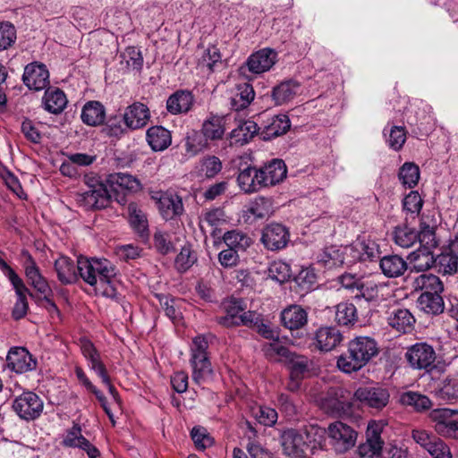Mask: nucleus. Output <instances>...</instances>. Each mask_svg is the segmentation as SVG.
Returning <instances> with one entry per match:
<instances>
[{
	"instance_id": "nucleus-59",
	"label": "nucleus",
	"mask_w": 458,
	"mask_h": 458,
	"mask_svg": "<svg viewBox=\"0 0 458 458\" xmlns=\"http://www.w3.org/2000/svg\"><path fill=\"white\" fill-rule=\"evenodd\" d=\"M16 40L15 27L9 21L0 23V50H5Z\"/></svg>"
},
{
	"instance_id": "nucleus-62",
	"label": "nucleus",
	"mask_w": 458,
	"mask_h": 458,
	"mask_svg": "<svg viewBox=\"0 0 458 458\" xmlns=\"http://www.w3.org/2000/svg\"><path fill=\"white\" fill-rule=\"evenodd\" d=\"M269 276L277 282L284 283L291 276V270L288 264L282 261L273 262L269 268Z\"/></svg>"
},
{
	"instance_id": "nucleus-55",
	"label": "nucleus",
	"mask_w": 458,
	"mask_h": 458,
	"mask_svg": "<svg viewBox=\"0 0 458 458\" xmlns=\"http://www.w3.org/2000/svg\"><path fill=\"white\" fill-rule=\"evenodd\" d=\"M227 249L244 250L250 244V238L244 233L233 230L226 232L223 236Z\"/></svg>"
},
{
	"instance_id": "nucleus-40",
	"label": "nucleus",
	"mask_w": 458,
	"mask_h": 458,
	"mask_svg": "<svg viewBox=\"0 0 458 458\" xmlns=\"http://www.w3.org/2000/svg\"><path fill=\"white\" fill-rule=\"evenodd\" d=\"M413 286L415 290L420 289L421 294H439L444 292V284L440 278L432 274H423L415 278Z\"/></svg>"
},
{
	"instance_id": "nucleus-60",
	"label": "nucleus",
	"mask_w": 458,
	"mask_h": 458,
	"mask_svg": "<svg viewBox=\"0 0 458 458\" xmlns=\"http://www.w3.org/2000/svg\"><path fill=\"white\" fill-rule=\"evenodd\" d=\"M307 440L314 445H322L326 442L327 429L317 424H310L303 428Z\"/></svg>"
},
{
	"instance_id": "nucleus-35",
	"label": "nucleus",
	"mask_w": 458,
	"mask_h": 458,
	"mask_svg": "<svg viewBox=\"0 0 458 458\" xmlns=\"http://www.w3.org/2000/svg\"><path fill=\"white\" fill-rule=\"evenodd\" d=\"M81 117L87 125H101L106 119L105 106L99 101H89L84 105Z\"/></svg>"
},
{
	"instance_id": "nucleus-43",
	"label": "nucleus",
	"mask_w": 458,
	"mask_h": 458,
	"mask_svg": "<svg viewBox=\"0 0 458 458\" xmlns=\"http://www.w3.org/2000/svg\"><path fill=\"white\" fill-rule=\"evenodd\" d=\"M200 133L206 141L222 139L225 133L224 118L218 115H210L204 121Z\"/></svg>"
},
{
	"instance_id": "nucleus-47",
	"label": "nucleus",
	"mask_w": 458,
	"mask_h": 458,
	"mask_svg": "<svg viewBox=\"0 0 458 458\" xmlns=\"http://www.w3.org/2000/svg\"><path fill=\"white\" fill-rule=\"evenodd\" d=\"M223 164L219 157L208 155L199 159L198 172L200 176L207 179L216 177L222 170Z\"/></svg>"
},
{
	"instance_id": "nucleus-21",
	"label": "nucleus",
	"mask_w": 458,
	"mask_h": 458,
	"mask_svg": "<svg viewBox=\"0 0 458 458\" xmlns=\"http://www.w3.org/2000/svg\"><path fill=\"white\" fill-rule=\"evenodd\" d=\"M21 255L26 258L25 274L31 285L40 293H52V290L47 281L42 276L39 269L30 252L26 250L21 251Z\"/></svg>"
},
{
	"instance_id": "nucleus-37",
	"label": "nucleus",
	"mask_w": 458,
	"mask_h": 458,
	"mask_svg": "<svg viewBox=\"0 0 458 458\" xmlns=\"http://www.w3.org/2000/svg\"><path fill=\"white\" fill-rule=\"evenodd\" d=\"M335 321L341 327H353L359 321L356 306L349 301L338 303L335 306Z\"/></svg>"
},
{
	"instance_id": "nucleus-14",
	"label": "nucleus",
	"mask_w": 458,
	"mask_h": 458,
	"mask_svg": "<svg viewBox=\"0 0 458 458\" xmlns=\"http://www.w3.org/2000/svg\"><path fill=\"white\" fill-rule=\"evenodd\" d=\"M259 179L263 188L276 186L282 182L287 175V167L282 159L274 158L258 167Z\"/></svg>"
},
{
	"instance_id": "nucleus-46",
	"label": "nucleus",
	"mask_w": 458,
	"mask_h": 458,
	"mask_svg": "<svg viewBox=\"0 0 458 458\" xmlns=\"http://www.w3.org/2000/svg\"><path fill=\"white\" fill-rule=\"evenodd\" d=\"M436 396L450 403H458V378L447 377L435 390Z\"/></svg>"
},
{
	"instance_id": "nucleus-26",
	"label": "nucleus",
	"mask_w": 458,
	"mask_h": 458,
	"mask_svg": "<svg viewBox=\"0 0 458 458\" xmlns=\"http://www.w3.org/2000/svg\"><path fill=\"white\" fill-rule=\"evenodd\" d=\"M81 350L89 361V367L93 369L102 380L107 381V371L105 364L100 359V354L94 344L88 339H81Z\"/></svg>"
},
{
	"instance_id": "nucleus-8",
	"label": "nucleus",
	"mask_w": 458,
	"mask_h": 458,
	"mask_svg": "<svg viewBox=\"0 0 458 458\" xmlns=\"http://www.w3.org/2000/svg\"><path fill=\"white\" fill-rule=\"evenodd\" d=\"M327 434L336 452L344 453L355 445L357 432L342 421L329 424Z\"/></svg>"
},
{
	"instance_id": "nucleus-15",
	"label": "nucleus",
	"mask_w": 458,
	"mask_h": 458,
	"mask_svg": "<svg viewBox=\"0 0 458 458\" xmlns=\"http://www.w3.org/2000/svg\"><path fill=\"white\" fill-rule=\"evenodd\" d=\"M7 367L18 373L22 374L36 369L37 360L29 352L25 347H13L6 357Z\"/></svg>"
},
{
	"instance_id": "nucleus-27",
	"label": "nucleus",
	"mask_w": 458,
	"mask_h": 458,
	"mask_svg": "<svg viewBox=\"0 0 458 458\" xmlns=\"http://www.w3.org/2000/svg\"><path fill=\"white\" fill-rule=\"evenodd\" d=\"M345 247L331 245L324 248L318 255V263L327 268L339 267L347 262Z\"/></svg>"
},
{
	"instance_id": "nucleus-38",
	"label": "nucleus",
	"mask_w": 458,
	"mask_h": 458,
	"mask_svg": "<svg viewBox=\"0 0 458 458\" xmlns=\"http://www.w3.org/2000/svg\"><path fill=\"white\" fill-rule=\"evenodd\" d=\"M259 128L255 122L250 120L240 121L237 127L231 131L230 138L234 144L242 146L252 140L259 133Z\"/></svg>"
},
{
	"instance_id": "nucleus-29",
	"label": "nucleus",
	"mask_w": 458,
	"mask_h": 458,
	"mask_svg": "<svg viewBox=\"0 0 458 458\" xmlns=\"http://www.w3.org/2000/svg\"><path fill=\"white\" fill-rule=\"evenodd\" d=\"M280 442L283 452L290 457H300L302 454L301 445L303 444L302 436L294 428L284 430L280 436Z\"/></svg>"
},
{
	"instance_id": "nucleus-53",
	"label": "nucleus",
	"mask_w": 458,
	"mask_h": 458,
	"mask_svg": "<svg viewBox=\"0 0 458 458\" xmlns=\"http://www.w3.org/2000/svg\"><path fill=\"white\" fill-rule=\"evenodd\" d=\"M402 204L403 209L415 217L420 213L424 201L418 191H411L404 196Z\"/></svg>"
},
{
	"instance_id": "nucleus-17",
	"label": "nucleus",
	"mask_w": 458,
	"mask_h": 458,
	"mask_svg": "<svg viewBox=\"0 0 458 458\" xmlns=\"http://www.w3.org/2000/svg\"><path fill=\"white\" fill-rule=\"evenodd\" d=\"M277 54L270 48H263L249 56L246 64L250 72L260 74L269 71L276 64Z\"/></svg>"
},
{
	"instance_id": "nucleus-49",
	"label": "nucleus",
	"mask_w": 458,
	"mask_h": 458,
	"mask_svg": "<svg viewBox=\"0 0 458 458\" xmlns=\"http://www.w3.org/2000/svg\"><path fill=\"white\" fill-rule=\"evenodd\" d=\"M207 148L208 142L199 131H192L191 132L187 133L184 138V156L188 158L197 156Z\"/></svg>"
},
{
	"instance_id": "nucleus-48",
	"label": "nucleus",
	"mask_w": 458,
	"mask_h": 458,
	"mask_svg": "<svg viewBox=\"0 0 458 458\" xmlns=\"http://www.w3.org/2000/svg\"><path fill=\"white\" fill-rule=\"evenodd\" d=\"M255 92L249 83L238 85L237 93L231 99L232 108L235 111L245 109L254 99Z\"/></svg>"
},
{
	"instance_id": "nucleus-33",
	"label": "nucleus",
	"mask_w": 458,
	"mask_h": 458,
	"mask_svg": "<svg viewBox=\"0 0 458 458\" xmlns=\"http://www.w3.org/2000/svg\"><path fill=\"white\" fill-rule=\"evenodd\" d=\"M55 269L57 274L58 280L63 284H72L78 280V269L72 259L68 257L62 256L55 262Z\"/></svg>"
},
{
	"instance_id": "nucleus-32",
	"label": "nucleus",
	"mask_w": 458,
	"mask_h": 458,
	"mask_svg": "<svg viewBox=\"0 0 458 458\" xmlns=\"http://www.w3.org/2000/svg\"><path fill=\"white\" fill-rule=\"evenodd\" d=\"M68 103L66 95L59 88H47L43 97L45 109L54 114H61Z\"/></svg>"
},
{
	"instance_id": "nucleus-24",
	"label": "nucleus",
	"mask_w": 458,
	"mask_h": 458,
	"mask_svg": "<svg viewBox=\"0 0 458 458\" xmlns=\"http://www.w3.org/2000/svg\"><path fill=\"white\" fill-rule=\"evenodd\" d=\"M415 318L407 309H395L389 313L387 324L401 334L411 333L415 325Z\"/></svg>"
},
{
	"instance_id": "nucleus-34",
	"label": "nucleus",
	"mask_w": 458,
	"mask_h": 458,
	"mask_svg": "<svg viewBox=\"0 0 458 458\" xmlns=\"http://www.w3.org/2000/svg\"><path fill=\"white\" fill-rule=\"evenodd\" d=\"M146 139L154 151L166 149L172 142L171 132L163 126H152L148 129Z\"/></svg>"
},
{
	"instance_id": "nucleus-12",
	"label": "nucleus",
	"mask_w": 458,
	"mask_h": 458,
	"mask_svg": "<svg viewBox=\"0 0 458 458\" xmlns=\"http://www.w3.org/2000/svg\"><path fill=\"white\" fill-rule=\"evenodd\" d=\"M22 81L30 90L40 91L49 86V72L42 63H30L24 68Z\"/></svg>"
},
{
	"instance_id": "nucleus-39",
	"label": "nucleus",
	"mask_w": 458,
	"mask_h": 458,
	"mask_svg": "<svg viewBox=\"0 0 458 458\" xmlns=\"http://www.w3.org/2000/svg\"><path fill=\"white\" fill-rule=\"evenodd\" d=\"M299 88L300 84L293 80L283 81L273 88L272 99L276 106L284 105L294 98Z\"/></svg>"
},
{
	"instance_id": "nucleus-51",
	"label": "nucleus",
	"mask_w": 458,
	"mask_h": 458,
	"mask_svg": "<svg viewBox=\"0 0 458 458\" xmlns=\"http://www.w3.org/2000/svg\"><path fill=\"white\" fill-rule=\"evenodd\" d=\"M393 235L394 243L402 248L411 247L418 241L419 237L418 232L407 225L396 226Z\"/></svg>"
},
{
	"instance_id": "nucleus-1",
	"label": "nucleus",
	"mask_w": 458,
	"mask_h": 458,
	"mask_svg": "<svg viewBox=\"0 0 458 458\" xmlns=\"http://www.w3.org/2000/svg\"><path fill=\"white\" fill-rule=\"evenodd\" d=\"M379 352L376 340L369 336H357L348 343L346 352L337 359L338 369L347 374L366 366Z\"/></svg>"
},
{
	"instance_id": "nucleus-11",
	"label": "nucleus",
	"mask_w": 458,
	"mask_h": 458,
	"mask_svg": "<svg viewBox=\"0 0 458 458\" xmlns=\"http://www.w3.org/2000/svg\"><path fill=\"white\" fill-rule=\"evenodd\" d=\"M260 240L266 249L276 251L287 246L290 241V233L284 225L272 223L263 228Z\"/></svg>"
},
{
	"instance_id": "nucleus-44",
	"label": "nucleus",
	"mask_w": 458,
	"mask_h": 458,
	"mask_svg": "<svg viewBox=\"0 0 458 458\" xmlns=\"http://www.w3.org/2000/svg\"><path fill=\"white\" fill-rule=\"evenodd\" d=\"M417 303L419 309L428 315L437 316L445 310L444 299L439 294H420Z\"/></svg>"
},
{
	"instance_id": "nucleus-5",
	"label": "nucleus",
	"mask_w": 458,
	"mask_h": 458,
	"mask_svg": "<svg viewBox=\"0 0 458 458\" xmlns=\"http://www.w3.org/2000/svg\"><path fill=\"white\" fill-rule=\"evenodd\" d=\"M429 420L437 434L458 439V411L448 408L434 409Z\"/></svg>"
},
{
	"instance_id": "nucleus-25",
	"label": "nucleus",
	"mask_w": 458,
	"mask_h": 458,
	"mask_svg": "<svg viewBox=\"0 0 458 458\" xmlns=\"http://www.w3.org/2000/svg\"><path fill=\"white\" fill-rule=\"evenodd\" d=\"M343 340L340 330L335 327H323L315 334L316 346L322 352L335 349Z\"/></svg>"
},
{
	"instance_id": "nucleus-52",
	"label": "nucleus",
	"mask_w": 458,
	"mask_h": 458,
	"mask_svg": "<svg viewBox=\"0 0 458 458\" xmlns=\"http://www.w3.org/2000/svg\"><path fill=\"white\" fill-rule=\"evenodd\" d=\"M418 241L421 249L430 250L438 246V240L436 236V226L429 225L423 220L420 221Z\"/></svg>"
},
{
	"instance_id": "nucleus-16",
	"label": "nucleus",
	"mask_w": 458,
	"mask_h": 458,
	"mask_svg": "<svg viewBox=\"0 0 458 458\" xmlns=\"http://www.w3.org/2000/svg\"><path fill=\"white\" fill-rule=\"evenodd\" d=\"M62 445L65 447L80 448L85 451L89 458H98L100 455L99 450L82 436L81 427L77 423L66 431Z\"/></svg>"
},
{
	"instance_id": "nucleus-54",
	"label": "nucleus",
	"mask_w": 458,
	"mask_h": 458,
	"mask_svg": "<svg viewBox=\"0 0 458 458\" xmlns=\"http://www.w3.org/2000/svg\"><path fill=\"white\" fill-rule=\"evenodd\" d=\"M436 267L444 274H454L458 268V259L446 250L436 257Z\"/></svg>"
},
{
	"instance_id": "nucleus-30",
	"label": "nucleus",
	"mask_w": 458,
	"mask_h": 458,
	"mask_svg": "<svg viewBox=\"0 0 458 458\" xmlns=\"http://www.w3.org/2000/svg\"><path fill=\"white\" fill-rule=\"evenodd\" d=\"M379 267L386 277L396 278L405 273L408 269V263L403 257L392 254L380 259Z\"/></svg>"
},
{
	"instance_id": "nucleus-22",
	"label": "nucleus",
	"mask_w": 458,
	"mask_h": 458,
	"mask_svg": "<svg viewBox=\"0 0 458 458\" xmlns=\"http://www.w3.org/2000/svg\"><path fill=\"white\" fill-rule=\"evenodd\" d=\"M194 104V96L190 90L178 89L166 100V110L171 114H187Z\"/></svg>"
},
{
	"instance_id": "nucleus-36",
	"label": "nucleus",
	"mask_w": 458,
	"mask_h": 458,
	"mask_svg": "<svg viewBox=\"0 0 458 458\" xmlns=\"http://www.w3.org/2000/svg\"><path fill=\"white\" fill-rule=\"evenodd\" d=\"M383 444L380 434L375 429L370 431L369 428L367 440L359 445L358 454L360 458H378L382 453Z\"/></svg>"
},
{
	"instance_id": "nucleus-41",
	"label": "nucleus",
	"mask_w": 458,
	"mask_h": 458,
	"mask_svg": "<svg viewBox=\"0 0 458 458\" xmlns=\"http://www.w3.org/2000/svg\"><path fill=\"white\" fill-rule=\"evenodd\" d=\"M190 363L192 368V380L196 384L200 385L211 377L213 369L208 356L191 357Z\"/></svg>"
},
{
	"instance_id": "nucleus-7",
	"label": "nucleus",
	"mask_w": 458,
	"mask_h": 458,
	"mask_svg": "<svg viewBox=\"0 0 458 458\" xmlns=\"http://www.w3.org/2000/svg\"><path fill=\"white\" fill-rule=\"evenodd\" d=\"M114 199L121 205L126 203L125 191H137L141 189L140 180L126 173H114L107 175L106 180Z\"/></svg>"
},
{
	"instance_id": "nucleus-3",
	"label": "nucleus",
	"mask_w": 458,
	"mask_h": 458,
	"mask_svg": "<svg viewBox=\"0 0 458 458\" xmlns=\"http://www.w3.org/2000/svg\"><path fill=\"white\" fill-rule=\"evenodd\" d=\"M85 182L88 190L82 192L79 201L87 209H102L109 206L112 195L106 188V184L94 177H86Z\"/></svg>"
},
{
	"instance_id": "nucleus-56",
	"label": "nucleus",
	"mask_w": 458,
	"mask_h": 458,
	"mask_svg": "<svg viewBox=\"0 0 458 458\" xmlns=\"http://www.w3.org/2000/svg\"><path fill=\"white\" fill-rule=\"evenodd\" d=\"M294 281L301 291L307 293L314 287L317 276L313 268L305 267L295 276Z\"/></svg>"
},
{
	"instance_id": "nucleus-45",
	"label": "nucleus",
	"mask_w": 458,
	"mask_h": 458,
	"mask_svg": "<svg viewBox=\"0 0 458 458\" xmlns=\"http://www.w3.org/2000/svg\"><path fill=\"white\" fill-rule=\"evenodd\" d=\"M408 259L417 272L426 271L436 267V257L430 250L420 248L411 253Z\"/></svg>"
},
{
	"instance_id": "nucleus-63",
	"label": "nucleus",
	"mask_w": 458,
	"mask_h": 458,
	"mask_svg": "<svg viewBox=\"0 0 458 458\" xmlns=\"http://www.w3.org/2000/svg\"><path fill=\"white\" fill-rule=\"evenodd\" d=\"M197 449L204 450L212 445L213 438L208 434L207 429L202 427H194L191 432Z\"/></svg>"
},
{
	"instance_id": "nucleus-64",
	"label": "nucleus",
	"mask_w": 458,
	"mask_h": 458,
	"mask_svg": "<svg viewBox=\"0 0 458 458\" xmlns=\"http://www.w3.org/2000/svg\"><path fill=\"white\" fill-rule=\"evenodd\" d=\"M122 57L125 60L128 67L133 70H140L143 65V57L140 49L135 47H128Z\"/></svg>"
},
{
	"instance_id": "nucleus-20",
	"label": "nucleus",
	"mask_w": 458,
	"mask_h": 458,
	"mask_svg": "<svg viewBox=\"0 0 458 458\" xmlns=\"http://www.w3.org/2000/svg\"><path fill=\"white\" fill-rule=\"evenodd\" d=\"M283 327L294 331L301 329L308 323V312L300 305H290L280 315Z\"/></svg>"
},
{
	"instance_id": "nucleus-19",
	"label": "nucleus",
	"mask_w": 458,
	"mask_h": 458,
	"mask_svg": "<svg viewBox=\"0 0 458 458\" xmlns=\"http://www.w3.org/2000/svg\"><path fill=\"white\" fill-rule=\"evenodd\" d=\"M127 209L131 228L142 242H147L149 240V229L146 214L135 202L129 203Z\"/></svg>"
},
{
	"instance_id": "nucleus-13",
	"label": "nucleus",
	"mask_w": 458,
	"mask_h": 458,
	"mask_svg": "<svg viewBox=\"0 0 458 458\" xmlns=\"http://www.w3.org/2000/svg\"><path fill=\"white\" fill-rule=\"evenodd\" d=\"M348 263L375 261L379 259V247L373 241H357L345 246Z\"/></svg>"
},
{
	"instance_id": "nucleus-42",
	"label": "nucleus",
	"mask_w": 458,
	"mask_h": 458,
	"mask_svg": "<svg viewBox=\"0 0 458 458\" xmlns=\"http://www.w3.org/2000/svg\"><path fill=\"white\" fill-rule=\"evenodd\" d=\"M399 401L402 405L411 407L417 412L428 411L432 406V402L427 395L413 391L403 393Z\"/></svg>"
},
{
	"instance_id": "nucleus-28",
	"label": "nucleus",
	"mask_w": 458,
	"mask_h": 458,
	"mask_svg": "<svg viewBox=\"0 0 458 458\" xmlns=\"http://www.w3.org/2000/svg\"><path fill=\"white\" fill-rule=\"evenodd\" d=\"M291 127V122L286 114H277L273 116L264 125L260 131V137L264 140H270L274 138L285 134Z\"/></svg>"
},
{
	"instance_id": "nucleus-9",
	"label": "nucleus",
	"mask_w": 458,
	"mask_h": 458,
	"mask_svg": "<svg viewBox=\"0 0 458 458\" xmlns=\"http://www.w3.org/2000/svg\"><path fill=\"white\" fill-rule=\"evenodd\" d=\"M43 401L33 392H25L15 398L13 408L18 416L25 420H33L40 416Z\"/></svg>"
},
{
	"instance_id": "nucleus-31",
	"label": "nucleus",
	"mask_w": 458,
	"mask_h": 458,
	"mask_svg": "<svg viewBox=\"0 0 458 458\" xmlns=\"http://www.w3.org/2000/svg\"><path fill=\"white\" fill-rule=\"evenodd\" d=\"M157 205L165 220L182 215L184 210L182 198L176 194H163L159 198Z\"/></svg>"
},
{
	"instance_id": "nucleus-6",
	"label": "nucleus",
	"mask_w": 458,
	"mask_h": 458,
	"mask_svg": "<svg viewBox=\"0 0 458 458\" xmlns=\"http://www.w3.org/2000/svg\"><path fill=\"white\" fill-rule=\"evenodd\" d=\"M354 396L363 406L377 411H382L390 402L388 388L379 384L359 387Z\"/></svg>"
},
{
	"instance_id": "nucleus-2",
	"label": "nucleus",
	"mask_w": 458,
	"mask_h": 458,
	"mask_svg": "<svg viewBox=\"0 0 458 458\" xmlns=\"http://www.w3.org/2000/svg\"><path fill=\"white\" fill-rule=\"evenodd\" d=\"M77 269L79 276L85 283L91 286L98 284L101 286L106 285L103 294L107 297L115 296L116 291L112 285V281L116 276V268L109 260L80 256L77 260Z\"/></svg>"
},
{
	"instance_id": "nucleus-10",
	"label": "nucleus",
	"mask_w": 458,
	"mask_h": 458,
	"mask_svg": "<svg viewBox=\"0 0 458 458\" xmlns=\"http://www.w3.org/2000/svg\"><path fill=\"white\" fill-rule=\"evenodd\" d=\"M269 348L288 362L290 377L295 379H303L309 372V360L307 357L292 352L288 348L279 344H270Z\"/></svg>"
},
{
	"instance_id": "nucleus-50",
	"label": "nucleus",
	"mask_w": 458,
	"mask_h": 458,
	"mask_svg": "<svg viewBox=\"0 0 458 458\" xmlns=\"http://www.w3.org/2000/svg\"><path fill=\"white\" fill-rule=\"evenodd\" d=\"M420 176V167L413 162H405L399 168L398 179L406 188H414L419 182Z\"/></svg>"
},
{
	"instance_id": "nucleus-4",
	"label": "nucleus",
	"mask_w": 458,
	"mask_h": 458,
	"mask_svg": "<svg viewBox=\"0 0 458 458\" xmlns=\"http://www.w3.org/2000/svg\"><path fill=\"white\" fill-rule=\"evenodd\" d=\"M436 359L433 346L426 342L412 344L405 352V360L413 369L430 371L436 367Z\"/></svg>"
},
{
	"instance_id": "nucleus-18",
	"label": "nucleus",
	"mask_w": 458,
	"mask_h": 458,
	"mask_svg": "<svg viewBox=\"0 0 458 458\" xmlns=\"http://www.w3.org/2000/svg\"><path fill=\"white\" fill-rule=\"evenodd\" d=\"M149 118L150 113L148 107L140 102H135L129 106L123 116L126 127L131 130L144 127Z\"/></svg>"
},
{
	"instance_id": "nucleus-57",
	"label": "nucleus",
	"mask_w": 458,
	"mask_h": 458,
	"mask_svg": "<svg viewBox=\"0 0 458 458\" xmlns=\"http://www.w3.org/2000/svg\"><path fill=\"white\" fill-rule=\"evenodd\" d=\"M407 138V131L404 126H393L389 130V137L386 140L390 148L399 151L403 148Z\"/></svg>"
},
{
	"instance_id": "nucleus-23",
	"label": "nucleus",
	"mask_w": 458,
	"mask_h": 458,
	"mask_svg": "<svg viewBox=\"0 0 458 458\" xmlns=\"http://www.w3.org/2000/svg\"><path fill=\"white\" fill-rule=\"evenodd\" d=\"M236 181L239 188L247 194L258 192L262 189L258 167L250 165L239 168Z\"/></svg>"
},
{
	"instance_id": "nucleus-61",
	"label": "nucleus",
	"mask_w": 458,
	"mask_h": 458,
	"mask_svg": "<svg viewBox=\"0 0 458 458\" xmlns=\"http://www.w3.org/2000/svg\"><path fill=\"white\" fill-rule=\"evenodd\" d=\"M425 449L433 458H452L449 447L436 436Z\"/></svg>"
},
{
	"instance_id": "nucleus-58",
	"label": "nucleus",
	"mask_w": 458,
	"mask_h": 458,
	"mask_svg": "<svg viewBox=\"0 0 458 458\" xmlns=\"http://www.w3.org/2000/svg\"><path fill=\"white\" fill-rule=\"evenodd\" d=\"M154 246L158 253L166 255L174 250L171 235L161 230H157L153 235Z\"/></svg>"
}]
</instances>
